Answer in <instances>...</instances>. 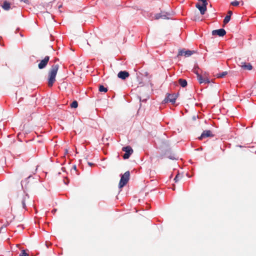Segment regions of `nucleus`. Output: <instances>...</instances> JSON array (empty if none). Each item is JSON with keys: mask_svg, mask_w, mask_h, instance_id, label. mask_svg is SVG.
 <instances>
[{"mask_svg": "<svg viewBox=\"0 0 256 256\" xmlns=\"http://www.w3.org/2000/svg\"><path fill=\"white\" fill-rule=\"evenodd\" d=\"M62 7V4H60L58 6V8L60 10L61 8Z\"/></svg>", "mask_w": 256, "mask_h": 256, "instance_id": "2f4dec72", "label": "nucleus"}, {"mask_svg": "<svg viewBox=\"0 0 256 256\" xmlns=\"http://www.w3.org/2000/svg\"><path fill=\"white\" fill-rule=\"evenodd\" d=\"M207 4H206L197 3L196 6L199 10L201 14H204L206 10Z\"/></svg>", "mask_w": 256, "mask_h": 256, "instance_id": "39448f33", "label": "nucleus"}, {"mask_svg": "<svg viewBox=\"0 0 256 256\" xmlns=\"http://www.w3.org/2000/svg\"><path fill=\"white\" fill-rule=\"evenodd\" d=\"M58 64L52 65L48 72V85L52 86L56 81V76L58 70Z\"/></svg>", "mask_w": 256, "mask_h": 256, "instance_id": "f03ea898", "label": "nucleus"}, {"mask_svg": "<svg viewBox=\"0 0 256 256\" xmlns=\"http://www.w3.org/2000/svg\"><path fill=\"white\" fill-rule=\"evenodd\" d=\"M194 53V50H179V52H178V56H184L186 57H188V56H192Z\"/></svg>", "mask_w": 256, "mask_h": 256, "instance_id": "423d86ee", "label": "nucleus"}, {"mask_svg": "<svg viewBox=\"0 0 256 256\" xmlns=\"http://www.w3.org/2000/svg\"><path fill=\"white\" fill-rule=\"evenodd\" d=\"M226 34V32L223 28H220L218 30H214L212 32V34L213 36L218 35L220 36H223Z\"/></svg>", "mask_w": 256, "mask_h": 256, "instance_id": "6e6552de", "label": "nucleus"}, {"mask_svg": "<svg viewBox=\"0 0 256 256\" xmlns=\"http://www.w3.org/2000/svg\"><path fill=\"white\" fill-rule=\"evenodd\" d=\"M177 96L175 94H169L166 98L167 100L174 104L176 102Z\"/></svg>", "mask_w": 256, "mask_h": 256, "instance_id": "f8f14e48", "label": "nucleus"}, {"mask_svg": "<svg viewBox=\"0 0 256 256\" xmlns=\"http://www.w3.org/2000/svg\"><path fill=\"white\" fill-rule=\"evenodd\" d=\"M70 106L72 108H76L78 106V103L76 101L74 100L70 104Z\"/></svg>", "mask_w": 256, "mask_h": 256, "instance_id": "4be33fe9", "label": "nucleus"}, {"mask_svg": "<svg viewBox=\"0 0 256 256\" xmlns=\"http://www.w3.org/2000/svg\"><path fill=\"white\" fill-rule=\"evenodd\" d=\"M178 83L182 88L186 87L188 84L187 81L186 80L182 78H180L178 80Z\"/></svg>", "mask_w": 256, "mask_h": 256, "instance_id": "dca6fc26", "label": "nucleus"}, {"mask_svg": "<svg viewBox=\"0 0 256 256\" xmlns=\"http://www.w3.org/2000/svg\"><path fill=\"white\" fill-rule=\"evenodd\" d=\"M130 174L129 171L126 172L122 176L118 184V187L120 188H122L127 184L130 178Z\"/></svg>", "mask_w": 256, "mask_h": 256, "instance_id": "7ed1b4c3", "label": "nucleus"}, {"mask_svg": "<svg viewBox=\"0 0 256 256\" xmlns=\"http://www.w3.org/2000/svg\"><path fill=\"white\" fill-rule=\"evenodd\" d=\"M198 64L195 65L194 67L192 69V72L196 75V76H198V74H200L198 72Z\"/></svg>", "mask_w": 256, "mask_h": 256, "instance_id": "6ab92c4d", "label": "nucleus"}, {"mask_svg": "<svg viewBox=\"0 0 256 256\" xmlns=\"http://www.w3.org/2000/svg\"><path fill=\"white\" fill-rule=\"evenodd\" d=\"M99 91L106 92L108 91V89L104 87V86L100 85L99 87Z\"/></svg>", "mask_w": 256, "mask_h": 256, "instance_id": "aec40b11", "label": "nucleus"}, {"mask_svg": "<svg viewBox=\"0 0 256 256\" xmlns=\"http://www.w3.org/2000/svg\"><path fill=\"white\" fill-rule=\"evenodd\" d=\"M251 94L256 96V83L251 88Z\"/></svg>", "mask_w": 256, "mask_h": 256, "instance_id": "f3484780", "label": "nucleus"}, {"mask_svg": "<svg viewBox=\"0 0 256 256\" xmlns=\"http://www.w3.org/2000/svg\"><path fill=\"white\" fill-rule=\"evenodd\" d=\"M167 15H168L167 13H166V14H164V13L157 14L155 15V18L156 20H158L160 18L167 19V18H168Z\"/></svg>", "mask_w": 256, "mask_h": 256, "instance_id": "4468645a", "label": "nucleus"}, {"mask_svg": "<svg viewBox=\"0 0 256 256\" xmlns=\"http://www.w3.org/2000/svg\"><path fill=\"white\" fill-rule=\"evenodd\" d=\"M88 164L89 166H92L94 164H92V163H91V162H88Z\"/></svg>", "mask_w": 256, "mask_h": 256, "instance_id": "7c9ffc66", "label": "nucleus"}, {"mask_svg": "<svg viewBox=\"0 0 256 256\" xmlns=\"http://www.w3.org/2000/svg\"><path fill=\"white\" fill-rule=\"evenodd\" d=\"M239 2L237 0H234L232 2L231 4L234 6H238L239 4Z\"/></svg>", "mask_w": 256, "mask_h": 256, "instance_id": "b1692460", "label": "nucleus"}, {"mask_svg": "<svg viewBox=\"0 0 256 256\" xmlns=\"http://www.w3.org/2000/svg\"><path fill=\"white\" fill-rule=\"evenodd\" d=\"M179 177H180V176H179V174H178L176 176V177H175V178H174V180L175 181V182H178V180H179Z\"/></svg>", "mask_w": 256, "mask_h": 256, "instance_id": "393cba45", "label": "nucleus"}, {"mask_svg": "<svg viewBox=\"0 0 256 256\" xmlns=\"http://www.w3.org/2000/svg\"><path fill=\"white\" fill-rule=\"evenodd\" d=\"M20 35L21 36H23V35H22V33L20 34Z\"/></svg>", "mask_w": 256, "mask_h": 256, "instance_id": "473e14b6", "label": "nucleus"}, {"mask_svg": "<svg viewBox=\"0 0 256 256\" xmlns=\"http://www.w3.org/2000/svg\"><path fill=\"white\" fill-rule=\"evenodd\" d=\"M32 202L28 194L24 190L22 194L19 197V203L22 208L24 211L26 210L28 206L32 204Z\"/></svg>", "mask_w": 256, "mask_h": 256, "instance_id": "f257e3e1", "label": "nucleus"}, {"mask_svg": "<svg viewBox=\"0 0 256 256\" xmlns=\"http://www.w3.org/2000/svg\"><path fill=\"white\" fill-rule=\"evenodd\" d=\"M228 74L227 72H222L217 74L216 77L218 78H224Z\"/></svg>", "mask_w": 256, "mask_h": 256, "instance_id": "a211bd4d", "label": "nucleus"}, {"mask_svg": "<svg viewBox=\"0 0 256 256\" xmlns=\"http://www.w3.org/2000/svg\"><path fill=\"white\" fill-rule=\"evenodd\" d=\"M210 136H213L212 132L210 130H206L202 132L200 136L198 137V139L202 140L203 138Z\"/></svg>", "mask_w": 256, "mask_h": 256, "instance_id": "1a4fd4ad", "label": "nucleus"}, {"mask_svg": "<svg viewBox=\"0 0 256 256\" xmlns=\"http://www.w3.org/2000/svg\"><path fill=\"white\" fill-rule=\"evenodd\" d=\"M169 158H170L171 160H174V159H175V158H174V156H170Z\"/></svg>", "mask_w": 256, "mask_h": 256, "instance_id": "c756f323", "label": "nucleus"}, {"mask_svg": "<svg viewBox=\"0 0 256 256\" xmlns=\"http://www.w3.org/2000/svg\"><path fill=\"white\" fill-rule=\"evenodd\" d=\"M232 14V12L231 10H229L228 12V16H230V17Z\"/></svg>", "mask_w": 256, "mask_h": 256, "instance_id": "cd10ccee", "label": "nucleus"}, {"mask_svg": "<svg viewBox=\"0 0 256 256\" xmlns=\"http://www.w3.org/2000/svg\"><path fill=\"white\" fill-rule=\"evenodd\" d=\"M122 151L125 152V154L123 156L124 159H128L130 158V156L133 152V150L130 146H126L123 147L122 148Z\"/></svg>", "mask_w": 256, "mask_h": 256, "instance_id": "20e7f679", "label": "nucleus"}, {"mask_svg": "<svg viewBox=\"0 0 256 256\" xmlns=\"http://www.w3.org/2000/svg\"><path fill=\"white\" fill-rule=\"evenodd\" d=\"M2 8L6 10H8L10 8V2L4 1L2 5Z\"/></svg>", "mask_w": 256, "mask_h": 256, "instance_id": "2eb2a0df", "label": "nucleus"}, {"mask_svg": "<svg viewBox=\"0 0 256 256\" xmlns=\"http://www.w3.org/2000/svg\"><path fill=\"white\" fill-rule=\"evenodd\" d=\"M149 98L148 96H147L146 98L142 99L141 98H140V102H146V100Z\"/></svg>", "mask_w": 256, "mask_h": 256, "instance_id": "bb28decb", "label": "nucleus"}, {"mask_svg": "<svg viewBox=\"0 0 256 256\" xmlns=\"http://www.w3.org/2000/svg\"><path fill=\"white\" fill-rule=\"evenodd\" d=\"M129 75V73L126 71H120L118 73V76L122 80H125Z\"/></svg>", "mask_w": 256, "mask_h": 256, "instance_id": "9b49d317", "label": "nucleus"}, {"mask_svg": "<svg viewBox=\"0 0 256 256\" xmlns=\"http://www.w3.org/2000/svg\"><path fill=\"white\" fill-rule=\"evenodd\" d=\"M196 77L198 80V82L200 84H208L210 82L209 78H203V76L200 74H198V76Z\"/></svg>", "mask_w": 256, "mask_h": 256, "instance_id": "9d476101", "label": "nucleus"}, {"mask_svg": "<svg viewBox=\"0 0 256 256\" xmlns=\"http://www.w3.org/2000/svg\"><path fill=\"white\" fill-rule=\"evenodd\" d=\"M21 0L24 2H25L26 4H29V0Z\"/></svg>", "mask_w": 256, "mask_h": 256, "instance_id": "c85d7f7f", "label": "nucleus"}, {"mask_svg": "<svg viewBox=\"0 0 256 256\" xmlns=\"http://www.w3.org/2000/svg\"><path fill=\"white\" fill-rule=\"evenodd\" d=\"M230 16L226 15L224 18V24H228L230 22Z\"/></svg>", "mask_w": 256, "mask_h": 256, "instance_id": "412c9836", "label": "nucleus"}, {"mask_svg": "<svg viewBox=\"0 0 256 256\" xmlns=\"http://www.w3.org/2000/svg\"><path fill=\"white\" fill-rule=\"evenodd\" d=\"M241 66L244 70H251L252 68V66L250 63L242 62Z\"/></svg>", "mask_w": 256, "mask_h": 256, "instance_id": "ddd939ff", "label": "nucleus"}, {"mask_svg": "<svg viewBox=\"0 0 256 256\" xmlns=\"http://www.w3.org/2000/svg\"><path fill=\"white\" fill-rule=\"evenodd\" d=\"M50 60V56H46L44 60H42L38 64V67L40 69L44 68L47 65Z\"/></svg>", "mask_w": 256, "mask_h": 256, "instance_id": "0eeeda50", "label": "nucleus"}, {"mask_svg": "<svg viewBox=\"0 0 256 256\" xmlns=\"http://www.w3.org/2000/svg\"><path fill=\"white\" fill-rule=\"evenodd\" d=\"M30 176H28L27 178H26V180H22V182H21V185H22V188H23V184H24V182H26V180H27L28 178H30Z\"/></svg>", "mask_w": 256, "mask_h": 256, "instance_id": "a878e982", "label": "nucleus"}, {"mask_svg": "<svg viewBox=\"0 0 256 256\" xmlns=\"http://www.w3.org/2000/svg\"><path fill=\"white\" fill-rule=\"evenodd\" d=\"M20 256H28V254L26 252V250H22Z\"/></svg>", "mask_w": 256, "mask_h": 256, "instance_id": "5701e85b", "label": "nucleus"}]
</instances>
